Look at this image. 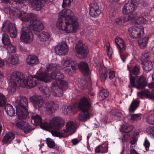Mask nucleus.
<instances>
[{
    "mask_svg": "<svg viewBox=\"0 0 154 154\" xmlns=\"http://www.w3.org/2000/svg\"><path fill=\"white\" fill-rule=\"evenodd\" d=\"M46 71L49 72L52 70L51 74L47 72H41L37 74L38 78L37 86L41 93L44 96L48 97L51 94L48 87L43 85L44 82L47 83L51 81V79L54 80V82L51 84V90L56 97H61L63 94V91L67 88L68 83L66 81L62 80L64 76L63 73L60 72V70L57 68L56 63L49 64L46 68Z\"/></svg>",
    "mask_w": 154,
    "mask_h": 154,
    "instance_id": "f257e3e1",
    "label": "nucleus"
},
{
    "mask_svg": "<svg viewBox=\"0 0 154 154\" xmlns=\"http://www.w3.org/2000/svg\"><path fill=\"white\" fill-rule=\"evenodd\" d=\"M56 26L60 30L67 33L75 32L79 27L77 18L69 9H64L59 13Z\"/></svg>",
    "mask_w": 154,
    "mask_h": 154,
    "instance_id": "f03ea898",
    "label": "nucleus"
},
{
    "mask_svg": "<svg viewBox=\"0 0 154 154\" xmlns=\"http://www.w3.org/2000/svg\"><path fill=\"white\" fill-rule=\"evenodd\" d=\"M38 78L36 76L31 75L25 78L23 74L20 72L15 71L11 74L10 77L11 87L9 89L10 92L14 93L17 87H26L29 88L37 85Z\"/></svg>",
    "mask_w": 154,
    "mask_h": 154,
    "instance_id": "7ed1b4c3",
    "label": "nucleus"
},
{
    "mask_svg": "<svg viewBox=\"0 0 154 154\" xmlns=\"http://www.w3.org/2000/svg\"><path fill=\"white\" fill-rule=\"evenodd\" d=\"M28 0H12L13 2L11 4V6L16 10L11 11L9 9V11L11 15L15 17L19 18L21 21L24 22L30 21V23L35 20L36 15L33 13H26L27 10V6L23 3Z\"/></svg>",
    "mask_w": 154,
    "mask_h": 154,
    "instance_id": "20e7f679",
    "label": "nucleus"
},
{
    "mask_svg": "<svg viewBox=\"0 0 154 154\" xmlns=\"http://www.w3.org/2000/svg\"><path fill=\"white\" fill-rule=\"evenodd\" d=\"M140 66L134 63L133 61H131L127 65V68L130 72L129 80L130 84L128 87L131 88L135 87L138 89H142L147 85L146 79L143 76H138L140 74Z\"/></svg>",
    "mask_w": 154,
    "mask_h": 154,
    "instance_id": "39448f33",
    "label": "nucleus"
},
{
    "mask_svg": "<svg viewBox=\"0 0 154 154\" xmlns=\"http://www.w3.org/2000/svg\"><path fill=\"white\" fill-rule=\"evenodd\" d=\"M32 123L35 125H40L41 128L47 130L49 129H53L60 130L63 126L64 122L61 118L55 117L50 121L49 122H42V119L38 115L32 116L31 118Z\"/></svg>",
    "mask_w": 154,
    "mask_h": 154,
    "instance_id": "423d86ee",
    "label": "nucleus"
},
{
    "mask_svg": "<svg viewBox=\"0 0 154 154\" xmlns=\"http://www.w3.org/2000/svg\"><path fill=\"white\" fill-rule=\"evenodd\" d=\"M44 28L43 25L40 20H35L31 22L27 28H23L21 30L20 40L26 43H30L33 40L32 31L40 32Z\"/></svg>",
    "mask_w": 154,
    "mask_h": 154,
    "instance_id": "0eeeda50",
    "label": "nucleus"
},
{
    "mask_svg": "<svg viewBox=\"0 0 154 154\" xmlns=\"http://www.w3.org/2000/svg\"><path fill=\"white\" fill-rule=\"evenodd\" d=\"M137 5V0H131L130 2L126 3L122 8V12L126 14L124 17L116 19L115 23L116 25H121L124 22H126L130 20L134 19L137 15L134 12Z\"/></svg>",
    "mask_w": 154,
    "mask_h": 154,
    "instance_id": "6e6552de",
    "label": "nucleus"
},
{
    "mask_svg": "<svg viewBox=\"0 0 154 154\" xmlns=\"http://www.w3.org/2000/svg\"><path fill=\"white\" fill-rule=\"evenodd\" d=\"M64 114H68L70 112L76 113L78 110L81 111L79 114L78 119L79 121H83L90 118L91 115L94 113L92 106H64Z\"/></svg>",
    "mask_w": 154,
    "mask_h": 154,
    "instance_id": "1a4fd4ad",
    "label": "nucleus"
},
{
    "mask_svg": "<svg viewBox=\"0 0 154 154\" xmlns=\"http://www.w3.org/2000/svg\"><path fill=\"white\" fill-rule=\"evenodd\" d=\"M63 120L64 124V121ZM64 124H63V125ZM76 125L74 122L72 121L68 122L66 126V128L61 130V128H61L60 130H57L60 131L59 132H56L54 131L52 133V134L54 135L55 134L56 136L60 137H67L69 136L68 133L70 132L71 135L74 133L76 131Z\"/></svg>",
    "mask_w": 154,
    "mask_h": 154,
    "instance_id": "9d476101",
    "label": "nucleus"
},
{
    "mask_svg": "<svg viewBox=\"0 0 154 154\" xmlns=\"http://www.w3.org/2000/svg\"><path fill=\"white\" fill-rule=\"evenodd\" d=\"M75 49L79 57L80 58L84 59L87 57L89 52L88 47L82 41H79L76 43Z\"/></svg>",
    "mask_w": 154,
    "mask_h": 154,
    "instance_id": "9b49d317",
    "label": "nucleus"
},
{
    "mask_svg": "<svg viewBox=\"0 0 154 154\" xmlns=\"http://www.w3.org/2000/svg\"><path fill=\"white\" fill-rule=\"evenodd\" d=\"M115 41L118 49L121 58L123 62H125L128 54L125 51L126 45L124 41L122 39L119 37H116Z\"/></svg>",
    "mask_w": 154,
    "mask_h": 154,
    "instance_id": "f8f14e48",
    "label": "nucleus"
},
{
    "mask_svg": "<svg viewBox=\"0 0 154 154\" xmlns=\"http://www.w3.org/2000/svg\"><path fill=\"white\" fill-rule=\"evenodd\" d=\"M2 29L3 31L9 32L12 38H15L17 36V30L15 25L9 21L7 20L3 22Z\"/></svg>",
    "mask_w": 154,
    "mask_h": 154,
    "instance_id": "ddd939ff",
    "label": "nucleus"
},
{
    "mask_svg": "<svg viewBox=\"0 0 154 154\" xmlns=\"http://www.w3.org/2000/svg\"><path fill=\"white\" fill-rule=\"evenodd\" d=\"M128 32L130 37L135 39L139 38L143 36L144 34V30L142 27H137L134 26L129 28Z\"/></svg>",
    "mask_w": 154,
    "mask_h": 154,
    "instance_id": "4468645a",
    "label": "nucleus"
},
{
    "mask_svg": "<svg viewBox=\"0 0 154 154\" xmlns=\"http://www.w3.org/2000/svg\"><path fill=\"white\" fill-rule=\"evenodd\" d=\"M77 63L76 62L72 59L67 60L64 61L62 66V68L66 74H70L71 71L75 70L76 69Z\"/></svg>",
    "mask_w": 154,
    "mask_h": 154,
    "instance_id": "2eb2a0df",
    "label": "nucleus"
},
{
    "mask_svg": "<svg viewBox=\"0 0 154 154\" xmlns=\"http://www.w3.org/2000/svg\"><path fill=\"white\" fill-rule=\"evenodd\" d=\"M101 9L98 2H92L89 5V14L92 17H98L101 13Z\"/></svg>",
    "mask_w": 154,
    "mask_h": 154,
    "instance_id": "dca6fc26",
    "label": "nucleus"
},
{
    "mask_svg": "<svg viewBox=\"0 0 154 154\" xmlns=\"http://www.w3.org/2000/svg\"><path fill=\"white\" fill-rule=\"evenodd\" d=\"M149 88H152V91L150 92L148 89H145L137 93V95L139 97H145L150 99L154 98V83L152 82L148 85Z\"/></svg>",
    "mask_w": 154,
    "mask_h": 154,
    "instance_id": "f3484780",
    "label": "nucleus"
},
{
    "mask_svg": "<svg viewBox=\"0 0 154 154\" xmlns=\"http://www.w3.org/2000/svg\"><path fill=\"white\" fill-rule=\"evenodd\" d=\"M54 50L57 55H65L68 51L67 45L64 43H59L55 47Z\"/></svg>",
    "mask_w": 154,
    "mask_h": 154,
    "instance_id": "a211bd4d",
    "label": "nucleus"
},
{
    "mask_svg": "<svg viewBox=\"0 0 154 154\" xmlns=\"http://www.w3.org/2000/svg\"><path fill=\"white\" fill-rule=\"evenodd\" d=\"M28 106H15L16 114L20 118L26 119L29 114L27 107Z\"/></svg>",
    "mask_w": 154,
    "mask_h": 154,
    "instance_id": "6ab92c4d",
    "label": "nucleus"
},
{
    "mask_svg": "<svg viewBox=\"0 0 154 154\" xmlns=\"http://www.w3.org/2000/svg\"><path fill=\"white\" fill-rule=\"evenodd\" d=\"M81 73L85 76H88L90 73V69L88 64L85 62H81L78 64L77 66Z\"/></svg>",
    "mask_w": 154,
    "mask_h": 154,
    "instance_id": "aec40b11",
    "label": "nucleus"
},
{
    "mask_svg": "<svg viewBox=\"0 0 154 154\" xmlns=\"http://www.w3.org/2000/svg\"><path fill=\"white\" fill-rule=\"evenodd\" d=\"M16 125L25 133H28L31 131V126L27 122L23 120H21L17 123Z\"/></svg>",
    "mask_w": 154,
    "mask_h": 154,
    "instance_id": "412c9836",
    "label": "nucleus"
},
{
    "mask_svg": "<svg viewBox=\"0 0 154 154\" xmlns=\"http://www.w3.org/2000/svg\"><path fill=\"white\" fill-rule=\"evenodd\" d=\"M72 106H91L89 97H83L79 100H75Z\"/></svg>",
    "mask_w": 154,
    "mask_h": 154,
    "instance_id": "4be33fe9",
    "label": "nucleus"
},
{
    "mask_svg": "<svg viewBox=\"0 0 154 154\" xmlns=\"http://www.w3.org/2000/svg\"><path fill=\"white\" fill-rule=\"evenodd\" d=\"M53 1V0H32L31 3L32 5L38 10L44 6L45 2L48 3L52 2Z\"/></svg>",
    "mask_w": 154,
    "mask_h": 154,
    "instance_id": "5701e85b",
    "label": "nucleus"
},
{
    "mask_svg": "<svg viewBox=\"0 0 154 154\" xmlns=\"http://www.w3.org/2000/svg\"><path fill=\"white\" fill-rule=\"evenodd\" d=\"M30 102L33 104V106H42L44 101L43 100L42 97L41 96L35 95L29 98Z\"/></svg>",
    "mask_w": 154,
    "mask_h": 154,
    "instance_id": "b1692460",
    "label": "nucleus"
},
{
    "mask_svg": "<svg viewBox=\"0 0 154 154\" xmlns=\"http://www.w3.org/2000/svg\"><path fill=\"white\" fill-rule=\"evenodd\" d=\"M26 60L27 64L32 66L38 64L39 62L38 57L34 55H28Z\"/></svg>",
    "mask_w": 154,
    "mask_h": 154,
    "instance_id": "393cba45",
    "label": "nucleus"
},
{
    "mask_svg": "<svg viewBox=\"0 0 154 154\" xmlns=\"http://www.w3.org/2000/svg\"><path fill=\"white\" fill-rule=\"evenodd\" d=\"M141 64L143 69L146 73H147L152 69V62L150 60L143 61L142 62Z\"/></svg>",
    "mask_w": 154,
    "mask_h": 154,
    "instance_id": "a878e982",
    "label": "nucleus"
},
{
    "mask_svg": "<svg viewBox=\"0 0 154 154\" xmlns=\"http://www.w3.org/2000/svg\"><path fill=\"white\" fill-rule=\"evenodd\" d=\"M15 137L14 134L11 132H9L6 134L3 137L2 142L4 144H10Z\"/></svg>",
    "mask_w": 154,
    "mask_h": 154,
    "instance_id": "bb28decb",
    "label": "nucleus"
},
{
    "mask_svg": "<svg viewBox=\"0 0 154 154\" xmlns=\"http://www.w3.org/2000/svg\"><path fill=\"white\" fill-rule=\"evenodd\" d=\"M108 144L106 143H103L99 145L95 148V152L98 153H106L108 151Z\"/></svg>",
    "mask_w": 154,
    "mask_h": 154,
    "instance_id": "cd10ccee",
    "label": "nucleus"
},
{
    "mask_svg": "<svg viewBox=\"0 0 154 154\" xmlns=\"http://www.w3.org/2000/svg\"><path fill=\"white\" fill-rule=\"evenodd\" d=\"M18 57L15 54L10 55L7 60L6 64L10 66L15 65L18 62Z\"/></svg>",
    "mask_w": 154,
    "mask_h": 154,
    "instance_id": "c85d7f7f",
    "label": "nucleus"
},
{
    "mask_svg": "<svg viewBox=\"0 0 154 154\" xmlns=\"http://www.w3.org/2000/svg\"><path fill=\"white\" fill-rule=\"evenodd\" d=\"M149 39V37H144L138 40V44L141 49L145 48L147 46Z\"/></svg>",
    "mask_w": 154,
    "mask_h": 154,
    "instance_id": "c756f323",
    "label": "nucleus"
},
{
    "mask_svg": "<svg viewBox=\"0 0 154 154\" xmlns=\"http://www.w3.org/2000/svg\"><path fill=\"white\" fill-rule=\"evenodd\" d=\"M16 101L18 103V105L16 106H28V100L25 97H17L16 99Z\"/></svg>",
    "mask_w": 154,
    "mask_h": 154,
    "instance_id": "7c9ffc66",
    "label": "nucleus"
},
{
    "mask_svg": "<svg viewBox=\"0 0 154 154\" xmlns=\"http://www.w3.org/2000/svg\"><path fill=\"white\" fill-rule=\"evenodd\" d=\"M109 92L106 89L101 90L99 92L98 96V99L100 100H102L105 99L108 96Z\"/></svg>",
    "mask_w": 154,
    "mask_h": 154,
    "instance_id": "2f4dec72",
    "label": "nucleus"
},
{
    "mask_svg": "<svg viewBox=\"0 0 154 154\" xmlns=\"http://www.w3.org/2000/svg\"><path fill=\"white\" fill-rule=\"evenodd\" d=\"M40 41L45 42L47 41L50 37L49 33L47 32L43 31L41 33L38 35Z\"/></svg>",
    "mask_w": 154,
    "mask_h": 154,
    "instance_id": "473e14b6",
    "label": "nucleus"
},
{
    "mask_svg": "<svg viewBox=\"0 0 154 154\" xmlns=\"http://www.w3.org/2000/svg\"><path fill=\"white\" fill-rule=\"evenodd\" d=\"M2 41L3 43L5 45L11 44V42L8 35L6 33L2 34Z\"/></svg>",
    "mask_w": 154,
    "mask_h": 154,
    "instance_id": "72a5a7b5",
    "label": "nucleus"
},
{
    "mask_svg": "<svg viewBox=\"0 0 154 154\" xmlns=\"http://www.w3.org/2000/svg\"><path fill=\"white\" fill-rule=\"evenodd\" d=\"M4 107V109L7 114L10 116H14L15 113V109L13 108V106H3Z\"/></svg>",
    "mask_w": 154,
    "mask_h": 154,
    "instance_id": "f704fd0d",
    "label": "nucleus"
},
{
    "mask_svg": "<svg viewBox=\"0 0 154 154\" xmlns=\"http://www.w3.org/2000/svg\"><path fill=\"white\" fill-rule=\"evenodd\" d=\"M110 114L112 115L119 117V119L122 116V114L121 110L118 109H112L110 111Z\"/></svg>",
    "mask_w": 154,
    "mask_h": 154,
    "instance_id": "c9c22d12",
    "label": "nucleus"
},
{
    "mask_svg": "<svg viewBox=\"0 0 154 154\" xmlns=\"http://www.w3.org/2000/svg\"><path fill=\"white\" fill-rule=\"evenodd\" d=\"M108 76L107 71L105 69L102 71V72L100 73V78L102 82H104L106 80Z\"/></svg>",
    "mask_w": 154,
    "mask_h": 154,
    "instance_id": "e433bc0d",
    "label": "nucleus"
},
{
    "mask_svg": "<svg viewBox=\"0 0 154 154\" xmlns=\"http://www.w3.org/2000/svg\"><path fill=\"white\" fill-rule=\"evenodd\" d=\"M132 125L124 126L122 128V131L126 133H128L131 132L133 129Z\"/></svg>",
    "mask_w": 154,
    "mask_h": 154,
    "instance_id": "4c0bfd02",
    "label": "nucleus"
},
{
    "mask_svg": "<svg viewBox=\"0 0 154 154\" xmlns=\"http://www.w3.org/2000/svg\"><path fill=\"white\" fill-rule=\"evenodd\" d=\"M46 142L48 146L50 148H53L55 146L54 141L49 138L46 139Z\"/></svg>",
    "mask_w": 154,
    "mask_h": 154,
    "instance_id": "58836bf2",
    "label": "nucleus"
},
{
    "mask_svg": "<svg viewBox=\"0 0 154 154\" xmlns=\"http://www.w3.org/2000/svg\"><path fill=\"white\" fill-rule=\"evenodd\" d=\"M58 109V106H46V110L51 114Z\"/></svg>",
    "mask_w": 154,
    "mask_h": 154,
    "instance_id": "ea45409f",
    "label": "nucleus"
},
{
    "mask_svg": "<svg viewBox=\"0 0 154 154\" xmlns=\"http://www.w3.org/2000/svg\"><path fill=\"white\" fill-rule=\"evenodd\" d=\"M6 101V99L5 96L0 93V106H7L5 105Z\"/></svg>",
    "mask_w": 154,
    "mask_h": 154,
    "instance_id": "a19ab883",
    "label": "nucleus"
},
{
    "mask_svg": "<svg viewBox=\"0 0 154 154\" xmlns=\"http://www.w3.org/2000/svg\"><path fill=\"white\" fill-rule=\"evenodd\" d=\"M105 46L107 48V54L109 57L112 56V49L110 47V44L108 41L106 42Z\"/></svg>",
    "mask_w": 154,
    "mask_h": 154,
    "instance_id": "79ce46f5",
    "label": "nucleus"
},
{
    "mask_svg": "<svg viewBox=\"0 0 154 154\" xmlns=\"http://www.w3.org/2000/svg\"><path fill=\"white\" fill-rule=\"evenodd\" d=\"M146 19L143 17H140L136 19V22L137 24H145L146 23Z\"/></svg>",
    "mask_w": 154,
    "mask_h": 154,
    "instance_id": "37998d69",
    "label": "nucleus"
},
{
    "mask_svg": "<svg viewBox=\"0 0 154 154\" xmlns=\"http://www.w3.org/2000/svg\"><path fill=\"white\" fill-rule=\"evenodd\" d=\"M150 145V143L148 140L147 137H145L143 143V145L145 146V149L146 151L149 150Z\"/></svg>",
    "mask_w": 154,
    "mask_h": 154,
    "instance_id": "c03bdc74",
    "label": "nucleus"
},
{
    "mask_svg": "<svg viewBox=\"0 0 154 154\" xmlns=\"http://www.w3.org/2000/svg\"><path fill=\"white\" fill-rule=\"evenodd\" d=\"M72 1L73 0H63L62 4V7L64 8L66 7L69 6Z\"/></svg>",
    "mask_w": 154,
    "mask_h": 154,
    "instance_id": "a18cd8bd",
    "label": "nucleus"
},
{
    "mask_svg": "<svg viewBox=\"0 0 154 154\" xmlns=\"http://www.w3.org/2000/svg\"><path fill=\"white\" fill-rule=\"evenodd\" d=\"M147 122L151 125H154V114L150 115L147 118Z\"/></svg>",
    "mask_w": 154,
    "mask_h": 154,
    "instance_id": "49530a36",
    "label": "nucleus"
},
{
    "mask_svg": "<svg viewBox=\"0 0 154 154\" xmlns=\"http://www.w3.org/2000/svg\"><path fill=\"white\" fill-rule=\"evenodd\" d=\"M141 119V117L140 115L137 114H133L131 116V119L133 121L139 120Z\"/></svg>",
    "mask_w": 154,
    "mask_h": 154,
    "instance_id": "de8ad7c7",
    "label": "nucleus"
},
{
    "mask_svg": "<svg viewBox=\"0 0 154 154\" xmlns=\"http://www.w3.org/2000/svg\"><path fill=\"white\" fill-rule=\"evenodd\" d=\"M150 56V53L149 52H145L143 53L142 55V58L144 60L148 58Z\"/></svg>",
    "mask_w": 154,
    "mask_h": 154,
    "instance_id": "09e8293b",
    "label": "nucleus"
},
{
    "mask_svg": "<svg viewBox=\"0 0 154 154\" xmlns=\"http://www.w3.org/2000/svg\"><path fill=\"white\" fill-rule=\"evenodd\" d=\"M7 49L10 52L14 53L16 51V49L14 46L11 45H8Z\"/></svg>",
    "mask_w": 154,
    "mask_h": 154,
    "instance_id": "8fccbe9b",
    "label": "nucleus"
},
{
    "mask_svg": "<svg viewBox=\"0 0 154 154\" xmlns=\"http://www.w3.org/2000/svg\"><path fill=\"white\" fill-rule=\"evenodd\" d=\"M109 78L110 79H112L114 78L115 75V72L113 71H110L109 72Z\"/></svg>",
    "mask_w": 154,
    "mask_h": 154,
    "instance_id": "3c124183",
    "label": "nucleus"
},
{
    "mask_svg": "<svg viewBox=\"0 0 154 154\" xmlns=\"http://www.w3.org/2000/svg\"><path fill=\"white\" fill-rule=\"evenodd\" d=\"M81 86L82 87L81 88L82 89H84L86 88L87 87V85L86 84V81L84 80L81 81Z\"/></svg>",
    "mask_w": 154,
    "mask_h": 154,
    "instance_id": "603ef678",
    "label": "nucleus"
},
{
    "mask_svg": "<svg viewBox=\"0 0 154 154\" xmlns=\"http://www.w3.org/2000/svg\"><path fill=\"white\" fill-rule=\"evenodd\" d=\"M139 101L137 100H133L130 106H139Z\"/></svg>",
    "mask_w": 154,
    "mask_h": 154,
    "instance_id": "864d4df0",
    "label": "nucleus"
},
{
    "mask_svg": "<svg viewBox=\"0 0 154 154\" xmlns=\"http://www.w3.org/2000/svg\"><path fill=\"white\" fill-rule=\"evenodd\" d=\"M117 13L116 12V11H112L110 12L109 14V17L110 18H114L117 16Z\"/></svg>",
    "mask_w": 154,
    "mask_h": 154,
    "instance_id": "5fc2aeb1",
    "label": "nucleus"
},
{
    "mask_svg": "<svg viewBox=\"0 0 154 154\" xmlns=\"http://www.w3.org/2000/svg\"><path fill=\"white\" fill-rule=\"evenodd\" d=\"M149 49L151 50L154 53V40L150 43L149 47Z\"/></svg>",
    "mask_w": 154,
    "mask_h": 154,
    "instance_id": "6e6d98bb",
    "label": "nucleus"
},
{
    "mask_svg": "<svg viewBox=\"0 0 154 154\" xmlns=\"http://www.w3.org/2000/svg\"><path fill=\"white\" fill-rule=\"evenodd\" d=\"M138 106H129V112H133L137 109Z\"/></svg>",
    "mask_w": 154,
    "mask_h": 154,
    "instance_id": "4d7b16f0",
    "label": "nucleus"
},
{
    "mask_svg": "<svg viewBox=\"0 0 154 154\" xmlns=\"http://www.w3.org/2000/svg\"><path fill=\"white\" fill-rule=\"evenodd\" d=\"M136 141V138L135 137H134L131 138L130 143L131 144L133 145L135 144Z\"/></svg>",
    "mask_w": 154,
    "mask_h": 154,
    "instance_id": "13d9d810",
    "label": "nucleus"
},
{
    "mask_svg": "<svg viewBox=\"0 0 154 154\" xmlns=\"http://www.w3.org/2000/svg\"><path fill=\"white\" fill-rule=\"evenodd\" d=\"M73 144L74 145H75L78 144L79 142V141L76 138H75L72 139V140Z\"/></svg>",
    "mask_w": 154,
    "mask_h": 154,
    "instance_id": "bf43d9fd",
    "label": "nucleus"
},
{
    "mask_svg": "<svg viewBox=\"0 0 154 154\" xmlns=\"http://www.w3.org/2000/svg\"><path fill=\"white\" fill-rule=\"evenodd\" d=\"M55 105L53 101H50L46 103V106H54Z\"/></svg>",
    "mask_w": 154,
    "mask_h": 154,
    "instance_id": "052dcab7",
    "label": "nucleus"
},
{
    "mask_svg": "<svg viewBox=\"0 0 154 154\" xmlns=\"http://www.w3.org/2000/svg\"><path fill=\"white\" fill-rule=\"evenodd\" d=\"M130 154H139L134 149H131L130 150Z\"/></svg>",
    "mask_w": 154,
    "mask_h": 154,
    "instance_id": "680f3d73",
    "label": "nucleus"
},
{
    "mask_svg": "<svg viewBox=\"0 0 154 154\" xmlns=\"http://www.w3.org/2000/svg\"><path fill=\"white\" fill-rule=\"evenodd\" d=\"M120 0H108L109 2L113 4L118 2Z\"/></svg>",
    "mask_w": 154,
    "mask_h": 154,
    "instance_id": "e2e57ef3",
    "label": "nucleus"
},
{
    "mask_svg": "<svg viewBox=\"0 0 154 154\" xmlns=\"http://www.w3.org/2000/svg\"><path fill=\"white\" fill-rule=\"evenodd\" d=\"M4 76L2 72L0 71V81H2L3 80Z\"/></svg>",
    "mask_w": 154,
    "mask_h": 154,
    "instance_id": "0e129e2a",
    "label": "nucleus"
},
{
    "mask_svg": "<svg viewBox=\"0 0 154 154\" xmlns=\"http://www.w3.org/2000/svg\"><path fill=\"white\" fill-rule=\"evenodd\" d=\"M150 132L152 134V136L154 137V127H151L150 129Z\"/></svg>",
    "mask_w": 154,
    "mask_h": 154,
    "instance_id": "69168bd1",
    "label": "nucleus"
},
{
    "mask_svg": "<svg viewBox=\"0 0 154 154\" xmlns=\"http://www.w3.org/2000/svg\"><path fill=\"white\" fill-rule=\"evenodd\" d=\"M87 147L88 150H89L91 152L92 151V150L90 148V146L89 145V142H87Z\"/></svg>",
    "mask_w": 154,
    "mask_h": 154,
    "instance_id": "338daca9",
    "label": "nucleus"
},
{
    "mask_svg": "<svg viewBox=\"0 0 154 154\" xmlns=\"http://www.w3.org/2000/svg\"><path fill=\"white\" fill-rule=\"evenodd\" d=\"M130 136V135L129 133H128L127 134H124V138L125 140L127 139L128 137H129Z\"/></svg>",
    "mask_w": 154,
    "mask_h": 154,
    "instance_id": "774afa93",
    "label": "nucleus"
}]
</instances>
